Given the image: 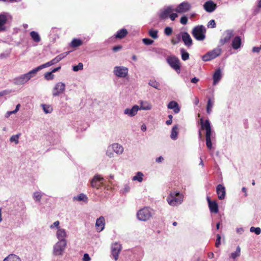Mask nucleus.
<instances>
[{"mask_svg": "<svg viewBox=\"0 0 261 261\" xmlns=\"http://www.w3.org/2000/svg\"><path fill=\"white\" fill-rule=\"evenodd\" d=\"M56 237L58 241L66 240L67 234L66 230L64 228H58L56 232Z\"/></svg>", "mask_w": 261, "mask_h": 261, "instance_id": "412c9836", "label": "nucleus"}, {"mask_svg": "<svg viewBox=\"0 0 261 261\" xmlns=\"http://www.w3.org/2000/svg\"><path fill=\"white\" fill-rule=\"evenodd\" d=\"M8 16L5 14H0V31H4V25L8 20Z\"/></svg>", "mask_w": 261, "mask_h": 261, "instance_id": "a878e982", "label": "nucleus"}, {"mask_svg": "<svg viewBox=\"0 0 261 261\" xmlns=\"http://www.w3.org/2000/svg\"><path fill=\"white\" fill-rule=\"evenodd\" d=\"M103 180V178L99 174H96L91 180V186L93 188L97 189L101 186V182Z\"/></svg>", "mask_w": 261, "mask_h": 261, "instance_id": "ddd939ff", "label": "nucleus"}, {"mask_svg": "<svg viewBox=\"0 0 261 261\" xmlns=\"http://www.w3.org/2000/svg\"><path fill=\"white\" fill-rule=\"evenodd\" d=\"M148 84L150 86H151V87H153V88H155V89H156L158 90H160V88H159V86H160L159 83H158V82H156L155 80H150L149 81Z\"/></svg>", "mask_w": 261, "mask_h": 261, "instance_id": "a19ab883", "label": "nucleus"}, {"mask_svg": "<svg viewBox=\"0 0 261 261\" xmlns=\"http://www.w3.org/2000/svg\"><path fill=\"white\" fill-rule=\"evenodd\" d=\"M234 35V31L232 30H227L225 31L222 35L221 39L219 40V43L221 45L225 43L229 42L231 38Z\"/></svg>", "mask_w": 261, "mask_h": 261, "instance_id": "6e6552de", "label": "nucleus"}, {"mask_svg": "<svg viewBox=\"0 0 261 261\" xmlns=\"http://www.w3.org/2000/svg\"><path fill=\"white\" fill-rule=\"evenodd\" d=\"M65 90V85L62 82L57 83L52 89V95L57 97L63 93Z\"/></svg>", "mask_w": 261, "mask_h": 261, "instance_id": "9d476101", "label": "nucleus"}, {"mask_svg": "<svg viewBox=\"0 0 261 261\" xmlns=\"http://www.w3.org/2000/svg\"><path fill=\"white\" fill-rule=\"evenodd\" d=\"M201 129L199 130L198 135L200 139L202 137L201 130H205L206 145L209 150L212 149V141L213 138V132L212 130L211 122L209 120H204L202 118L200 119Z\"/></svg>", "mask_w": 261, "mask_h": 261, "instance_id": "f257e3e1", "label": "nucleus"}, {"mask_svg": "<svg viewBox=\"0 0 261 261\" xmlns=\"http://www.w3.org/2000/svg\"><path fill=\"white\" fill-rule=\"evenodd\" d=\"M216 23L214 20H211L207 24V27L211 28H215L216 27Z\"/></svg>", "mask_w": 261, "mask_h": 261, "instance_id": "3c124183", "label": "nucleus"}, {"mask_svg": "<svg viewBox=\"0 0 261 261\" xmlns=\"http://www.w3.org/2000/svg\"><path fill=\"white\" fill-rule=\"evenodd\" d=\"M206 28L203 25L195 26L192 30V36L198 41H203L205 38Z\"/></svg>", "mask_w": 261, "mask_h": 261, "instance_id": "f03ea898", "label": "nucleus"}, {"mask_svg": "<svg viewBox=\"0 0 261 261\" xmlns=\"http://www.w3.org/2000/svg\"><path fill=\"white\" fill-rule=\"evenodd\" d=\"M111 150H112L111 149H109V147L108 148V150H107L106 154L107 155L109 156L110 158L113 157L114 154L112 152H111Z\"/></svg>", "mask_w": 261, "mask_h": 261, "instance_id": "052dcab7", "label": "nucleus"}, {"mask_svg": "<svg viewBox=\"0 0 261 261\" xmlns=\"http://www.w3.org/2000/svg\"><path fill=\"white\" fill-rule=\"evenodd\" d=\"M214 103V101L212 100L210 98H209L208 99L206 105V112L207 114H210L211 113Z\"/></svg>", "mask_w": 261, "mask_h": 261, "instance_id": "473e14b6", "label": "nucleus"}, {"mask_svg": "<svg viewBox=\"0 0 261 261\" xmlns=\"http://www.w3.org/2000/svg\"><path fill=\"white\" fill-rule=\"evenodd\" d=\"M151 105L147 101H142L139 110H149L151 109Z\"/></svg>", "mask_w": 261, "mask_h": 261, "instance_id": "2f4dec72", "label": "nucleus"}, {"mask_svg": "<svg viewBox=\"0 0 261 261\" xmlns=\"http://www.w3.org/2000/svg\"><path fill=\"white\" fill-rule=\"evenodd\" d=\"M67 246V240L58 241L54 246L53 253L55 255H62Z\"/></svg>", "mask_w": 261, "mask_h": 261, "instance_id": "423d86ee", "label": "nucleus"}, {"mask_svg": "<svg viewBox=\"0 0 261 261\" xmlns=\"http://www.w3.org/2000/svg\"><path fill=\"white\" fill-rule=\"evenodd\" d=\"M128 69L124 66H115L114 68V74L119 77H125L128 74Z\"/></svg>", "mask_w": 261, "mask_h": 261, "instance_id": "9b49d317", "label": "nucleus"}, {"mask_svg": "<svg viewBox=\"0 0 261 261\" xmlns=\"http://www.w3.org/2000/svg\"><path fill=\"white\" fill-rule=\"evenodd\" d=\"M250 231L251 232H254L257 235L261 233V229L259 227H251L250 229Z\"/></svg>", "mask_w": 261, "mask_h": 261, "instance_id": "a18cd8bd", "label": "nucleus"}, {"mask_svg": "<svg viewBox=\"0 0 261 261\" xmlns=\"http://www.w3.org/2000/svg\"><path fill=\"white\" fill-rule=\"evenodd\" d=\"M261 50V45L259 47H253L252 51L254 53H259Z\"/></svg>", "mask_w": 261, "mask_h": 261, "instance_id": "e2e57ef3", "label": "nucleus"}, {"mask_svg": "<svg viewBox=\"0 0 261 261\" xmlns=\"http://www.w3.org/2000/svg\"><path fill=\"white\" fill-rule=\"evenodd\" d=\"M105 226V219L104 217L100 216L97 219L95 223V227L97 230L99 232L103 230Z\"/></svg>", "mask_w": 261, "mask_h": 261, "instance_id": "a211bd4d", "label": "nucleus"}, {"mask_svg": "<svg viewBox=\"0 0 261 261\" xmlns=\"http://www.w3.org/2000/svg\"><path fill=\"white\" fill-rule=\"evenodd\" d=\"M109 149H111L117 154H121L123 152V147L118 143H114L109 146Z\"/></svg>", "mask_w": 261, "mask_h": 261, "instance_id": "b1692460", "label": "nucleus"}, {"mask_svg": "<svg viewBox=\"0 0 261 261\" xmlns=\"http://www.w3.org/2000/svg\"><path fill=\"white\" fill-rule=\"evenodd\" d=\"M166 61L172 69L177 73H180L181 66L179 59L177 57L174 56H169L167 58Z\"/></svg>", "mask_w": 261, "mask_h": 261, "instance_id": "39448f33", "label": "nucleus"}, {"mask_svg": "<svg viewBox=\"0 0 261 261\" xmlns=\"http://www.w3.org/2000/svg\"><path fill=\"white\" fill-rule=\"evenodd\" d=\"M222 49L218 47L213 50L207 52L206 54L202 57L203 61L206 62L213 60L220 56L221 54Z\"/></svg>", "mask_w": 261, "mask_h": 261, "instance_id": "0eeeda50", "label": "nucleus"}, {"mask_svg": "<svg viewBox=\"0 0 261 261\" xmlns=\"http://www.w3.org/2000/svg\"><path fill=\"white\" fill-rule=\"evenodd\" d=\"M90 259H91V258L88 254H87V253L84 254L83 258V261H90Z\"/></svg>", "mask_w": 261, "mask_h": 261, "instance_id": "bf43d9fd", "label": "nucleus"}, {"mask_svg": "<svg viewBox=\"0 0 261 261\" xmlns=\"http://www.w3.org/2000/svg\"><path fill=\"white\" fill-rule=\"evenodd\" d=\"M83 69V64L82 63H79L78 65L73 66L72 69L74 71H77L79 70H82Z\"/></svg>", "mask_w": 261, "mask_h": 261, "instance_id": "49530a36", "label": "nucleus"}, {"mask_svg": "<svg viewBox=\"0 0 261 261\" xmlns=\"http://www.w3.org/2000/svg\"><path fill=\"white\" fill-rule=\"evenodd\" d=\"M199 81V79L194 77L192 78L191 80V82L193 83H197Z\"/></svg>", "mask_w": 261, "mask_h": 261, "instance_id": "774afa93", "label": "nucleus"}, {"mask_svg": "<svg viewBox=\"0 0 261 261\" xmlns=\"http://www.w3.org/2000/svg\"><path fill=\"white\" fill-rule=\"evenodd\" d=\"M163 160H164V158H163L162 156H160V157L157 158L156 159L155 161H156V162H157V163H161V162H162Z\"/></svg>", "mask_w": 261, "mask_h": 261, "instance_id": "338daca9", "label": "nucleus"}, {"mask_svg": "<svg viewBox=\"0 0 261 261\" xmlns=\"http://www.w3.org/2000/svg\"><path fill=\"white\" fill-rule=\"evenodd\" d=\"M181 59L184 61H186L189 58V54L188 52H187L185 49L183 48H180V49Z\"/></svg>", "mask_w": 261, "mask_h": 261, "instance_id": "e433bc0d", "label": "nucleus"}, {"mask_svg": "<svg viewBox=\"0 0 261 261\" xmlns=\"http://www.w3.org/2000/svg\"><path fill=\"white\" fill-rule=\"evenodd\" d=\"M122 46L120 45L115 46L113 47V50L115 52L119 50L120 49H121Z\"/></svg>", "mask_w": 261, "mask_h": 261, "instance_id": "0e129e2a", "label": "nucleus"}, {"mask_svg": "<svg viewBox=\"0 0 261 261\" xmlns=\"http://www.w3.org/2000/svg\"><path fill=\"white\" fill-rule=\"evenodd\" d=\"M10 141L11 142H15V143L16 144V135L12 136L10 138Z\"/></svg>", "mask_w": 261, "mask_h": 261, "instance_id": "69168bd1", "label": "nucleus"}, {"mask_svg": "<svg viewBox=\"0 0 261 261\" xmlns=\"http://www.w3.org/2000/svg\"><path fill=\"white\" fill-rule=\"evenodd\" d=\"M221 236L220 234H217V240H216V243H215V246L216 247H219L220 244H221Z\"/></svg>", "mask_w": 261, "mask_h": 261, "instance_id": "864d4df0", "label": "nucleus"}, {"mask_svg": "<svg viewBox=\"0 0 261 261\" xmlns=\"http://www.w3.org/2000/svg\"><path fill=\"white\" fill-rule=\"evenodd\" d=\"M144 176V174L141 172H138L136 175L133 176L132 178V180L133 181H138L139 182H141L143 181Z\"/></svg>", "mask_w": 261, "mask_h": 261, "instance_id": "72a5a7b5", "label": "nucleus"}, {"mask_svg": "<svg viewBox=\"0 0 261 261\" xmlns=\"http://www.w3.org/2000/svg\"><path fill=\"white\" fill-rule=\"evenodd\" d=\"M74 201H84V202H87L88 198L87 196L81 193L79 195H78L76 196H74L73 198Z\"/></svg>", "mask_w": 261, "mask_h": 261, "instance_id": "c756f323", "label": "nucleus"}, {"mask_svg": "<svg viewBox=\"0 0 261 261\" xmlns=\"http://www.w3.org/2000/svg\"><path fill=\"white\" fill-rule=\"evenodd\" d=\"M222 77V71L220 68H218L215 71L213 76V85H217L221 80Z\"/></svg>", "mask_w": 261, "mask_h": 261, "instance_id": "aec40b11", "label": "nucleus"}, {"mask_svg": "<svg viewBox=\"0 0 261 261\" xmlns=\"http://www.w3.org/2000/svg\"><path fill=\"white\" fill-rule=\"evenodd\" d=\"M43 110L45 114H49L53 111V108L50 105L43 104L41 105Z\"/></svg>", "mask_w": 261, "mask_h": 261, "instance_id": "c9c22d12", "label": "nucleus"}, {"mask_svg": "<svg viewBox=\"0 0 261 261\" xmlns=\"http://www.w3.org/2000/svg\"><path fill=\"white\" fill-rule=\"evenodd\" d=\"M231 47L233 49L237 50L242 46V40L240 36H237L234 37L231 42Z\"/></svg>", "mask_w": 261, "mask_h": 261, "instance_id": "4be33fe9", "label": "nucleus"}, {"mask_svg": "<svg viewBox=\"0 0 261 261\" xmlns=\"http://www.w3.org/2000/svg\"><path fill=\"white\" fill-rule=\"evenodd\" d=\"M217 5L212 1L205 2L203 5L204 9L208 13L213 12L216 9Z\"/></svg>", "mask_w": 261, "mask_h": 261, "instance_id": "f3484780", "label": "nucleus"}, {"mask_svg": "<svg viewBox=\"0 0 261 261\" xmlns=\"http://www.w3.org/2000/svg\"><path fill=\"white\" fill-rule=\"evenodd\" d=\"M127 31L125 29H122L117 31L115 35V38L122 39L124 38L127 34Z\"/></svg>", "mask_w": 261, "mask_h": 261, "instance_id": "c85d7f7f", "label": "nucleus"}, {"mask_svg": "<svg viewBox=\"0 0 261 261\" xmlns=\"http://www.w3.org/2000/svg\"><path fill=\"white\" fill-rule=\"evenodd\" d=\"M139 110V106L137 105H135L131 109L127 108L125 109L124 113L129 117H133L137 114Z\"/></svg>", "mask_w": 261, "mask_h": 261, "instance_id": "5701e85b", "label": "nucleus"}, {"mask_svg": "<svg viewBox=\"0 0 261 261\" xmlns=\"http://www.w3.org/2000/svg\"><path fill=\"white\" fill-rule=\"evenodd\" d=\"M217 193L218 198L220 200H223L225 197L226 191L224 186L222 185L219 184L216 187Z\"/></svg>", "mask_w": 261, "mask_h": 261, "instance_id": "6ab92c4d", "label": "nucleus"}, {"mask_svg": "<svg viewBox=\"0 0 261 261\" xmlns=\"http://www.w3.org/2000/svg\"><path fill=\"white\" fill-rule=\"evenodd\" d=\"M68 54V52L64 53L61 54L57 56V57L58 58L59 60L60 61L63 59H64Z\"/></svg>", "mask_w": 261, "mask_h": 261, "instance_id": "6e6d98bb", "label": "nucleus"}, {"mask_svg": "<svg viewBox=\"0 0 261 261\" xmlns=\"http://www.w3.org/2000/svg\"><path fill=\"white\" fill-rule=\"evenodd\" d=\"M142 41H143V42L145 45H150V44H152L153 42V40H152L150 39H148V38H144Z\"/></svg>", "mask_w": 261, "mask_h": 261, "instance_id": "8fccbe9b", "label": "nucleus"}, {"mask_svg": "<svg viewBox=\"0 0 261 261\" xmlns=\"http://www.w3.org/2000/svg\"><path fill=\"white\" fill-rule=\"evenodd\" d=\"M59 224H60V222L59 221H55L53 224H51L50 226V228L51 229H53V228L54 227H56L57 228V230H58V228H61L60 226H59Z\"/></svg>", "mask_w": 261, "mask_h": 261, "instance_id": "5fc2aeb1", "label": "nucleus"}, {"mask_svg": "<svg viewBox=\"0 0 261 261\" xmlns=\"http://www.w3.org/2000/svg\"><path fill=\"white\" fill-rule=\"evenodd\" d=\"M177 126L176 125L174 126L172 129L171 134L170 135V137L172 140H175L177 138L178 132H177Z\"/></svg>", "mask_w": 261, "mask_h": 261, "instance_id": "f704fd0d", "label": "nucleus"}, {"mask_svg": "<svg viewBox=\"0 0 261 261\" xmlns=\"http://www.w3.org/2000/svg\"><path fill=\"white\" fill-rule=\"evenodd\" d=\"M181 39V32L177 34L175 38H173L171 40V43L175 45L178 43Z\"/></svg>", "mask_w": 261, "mask_h": 261, "instance_id": "ea45409f", "label": "nucleus"}, {"mask_svg": "<svg viewBox=\"0 0 261 261\" xmlns=\"http://www.w3.org/2000/svg\"><path fill=\"white\" fill-rule=\"evenodd\" d=\"M3 261H16V255L14 254H11L5 258Z\"/></svg>", "mask_w": 261, "mask_h": 261, "instance_id": "79ce46f5", "label": "nucleus"}, {"mask_svg": "<svg viewBox=\"0 0 261 261\" xmlns=\"http://www.w3.org/2000/svg\"><path fill=\"white\" fill-rule=\"evenodd\" d=\"M129 190H130V187H129V185L127 184H125L124 186V188L123 189V193H127L128 192H129Z\"/></svg>", "mask_w": 261, "mask_h": 261, "instance_id": "13d9d810", "label": "nucleus"}, {"mask_svg": "<svg viewBox=\"0 0 261 261\" xmlns=\"http://www.w3.org/2000/svg\"><path fill=\"white\" fill-rule=\"evenodd\" d=\"M50 66H49V64L48 63V62H47L45 64H43L36 68H35V69H34V71L36 72V73H37V72L38 71H39V70H41L43 68H46V67H49Z\"/></svg>", "mask_w": 261, "mask_h": 261, "instance_id": "c03bdc74", "label": "nucleus"}, {"mask_svg": "<svg viewBox=\"0 0 261 261\" xmlns=\"http://www.w3.org/2000/svg\"><path fill=\"white\" fill-rule=\"evenodd\" d=\"M36 74L34 69L29 72L17 77V85H23Z\"/></svg>", "mask_w": 261, "mask_h": 261, "instance_id": "1a4fd4ad", "label": "nucleus"}, {"mask_svg": "<svg viewBox=\"0 0 261 261\" xmlns=\"http://www.w3.org/2000/svg\"><path fill=\"white\" fill-rule=\"evenodd\" d=\"M173 11V9L171 6H168L166 8H164L160 12L159 15L160 18L162 19H165L167 18Z\"/></svg>", "mask_w": 261, "mask_h": 261, "instance_id": "2eb2a0df", "label": "nucleus"}, {"mask_svg": "<svg viewBox=\"0 0 261 261\" xmlns=\"http://www.w3.org/2000/svg\"><path fill=\"white\" fill-rule=\"evenodd\" d=\"M241 254V248L239 246L237 247L236 250L234 252H232L230 255V257L233 259H235L237 257H239Z\"/></svg>", "mask_w": 261, "mask_h": 261, "instance_id": "4c0bfd02", "label": "nucleus"}, {"mask_svg": "<svg viewBox=\"0 0 261 261\" xmlns=\"http://www.w3.org/2000/svg\"><path fill=\"white\" fill-rule=\"evenodd\" d=\"M177 14L176 13H172L169 15V17L171 20H174L177 17Z\"/></svg>", "mask_w": 261, "mask_h": 261, "instance_id": "680f3d73", "label": "nucleus"}, {"mask_svg": "<svg viewBox=\"0 0 261 261\" xmlns=\"http://www.w3.org/2000/svg\"><path fill=\"white\" fill-rule=\"evenodd\" d=\"M191 8V5L187 2H184L177 6L175 11L178 13H184L189 11Z\"/></svg>", "mask_w": 261, "mask_h": 261, "instance_id": "f8f14e48", "label": "nucleus"}, {"mask_svg": "<svg viewBox=\"0 0 261 261\" xmlns=\"http://www.w3.org/2000/svg\"><path fill=\"white\" fill-rule=\"evenodd\" d=\"M173 32V30L171 27H167L164 30V33L167 36H170Z\"/></svg>", "mask_w": 261, "mask_h": 261, "instance_id": "09e8293b", "label": "nucleus"}, {"mask_svg": "<svg viewBox=\"0 0 261 261\" xmlns=\"http://www.w3.org/2000/svg\"><path fill=\"white\" fill-rule=\"evenodd\" d=\"M44 195V194L40 191H36L34 192L33 194V198L36 202H40Z\"/></svg>", "mask_w": 261, "mask_h": 261, "instance_id": "cd10ccee", "label": "nucleus"}, {"mask_svg": "<svg viewBox=\"0 0 261 261\" xmlns=\"http://www.w3.org/2000/svg\"><path fill=\"white\" fill-rule=\"evenodd\" d=\"M183 195L178 192H171L167 197V201L171 206H175L181 203Z\"/></svg>", "mask_w": 261, "mask_h": 261, "instance_id": "20e7f679", "label": "nucleus"}, {"mask_svg": "<svg viewBox=\"0 0 261 261\" xmlns=\"http://www.w3.org/2000/svg\"><path fill=\"white\" fill-rule=\"evenodd\" d=\"M82 44V42L80 39H73L71 42V46L73 47L80 46Z\"/></svg>", "mask_w": 261, "mask_h": 261, "instance_id": "58836bf2", "label": "nucleus"}, {"mask_svg": "<svg viewBox=\"0 0 261 261\" xmlns=\"http://www.w3.org/2000/svg\"><path fill=\"white\" fill-rule=\"evenodd\" d=\"M167 107L168 109H172L176 114L178 113L180 111V108L179 107L178 104L175 101H170Z\"/></svg>", "mask_w": 261, "mask_h": 261, "instance_id": "393cba45", "label": "nucleus"}, {"mask_svg": "<svg viewBox=\"0 0 261 261\" xmlns=\"http://www.w3.org/2000/svg\"><path fill=\"white\" fill-rule=\"evenodd\" d=\"M15 113H16V108L13 111H8L6 114L5 117L8 118L11 114Z\"/></svg>", "mask_w": 261, "mask_h": 261, "instance_id": "4d7b16f0", "label": "nucleus"}, {"mask_svg": "<svg viewBox=\"0 0 261 261\" xmlns=\"http://www.w3.org/2000/svg\"><path fill=\"white\" fill-rule=\"evenodd\" d=\"M158 31L155 30H150L149 31V35L150 37L153 38V39H156L158 37Z\"/></svg>", "mask_w": 261, "mask_h": 261, "instance_id": "37998d69", "label": "nucleus"}, {"mask_svg": "<svg viewBox=\"0 0 261 261\" xmlns=\"http://www.w3.org/2000/svg\"><path fill=\"white\" fill-rule=\"evenodd\" d=\"M54 75L53 74V72H47L45 73L44 77L47 80H50L54 79Z\"/></svg>", "mask_w": 261, "mask_h": 261, "instance_id": "de8ad7c7", "label": "nucleus"}, {"mask_svg": "<svg viewBox=\"0 0 261 261\" xmlns=\"http://www.w3.org/2000/svg\"><path fill=\"white\" fill-rule=\"evenodd\" d=\"M208 207L212 213L217 214L219 211L218 205L215 201L210 202Z\"/></svg>", "mask_w": 261, "mask_h": 261, "instance_id": "bb28decb", "label": "nucleus"}, {"mask_svg": "<svg viewBox=\"0 0 261 261\" xmlns=\"http://www.w3.org/2000/svg\"><path fill=\"white\" fill-rule=\"evenodd\" d=\"M153 215L154 211L152 209L144 207L138 212L137 216L139 220L146 221L149 220Z\"/></svg>", "mask_w": 261, "mask_h": 261, "instance_id": "7ed1b4c3", "label": "nucleus"}, {"mask_svg": "<svg viewBox=\"0 0 261 261\" xmlns=\"http://www.w3.org/2000/svg\"><path fill=\"white\" fill-rule=\"evenodd\" d=\"M181 39L186 46L190 47L192 45V39L187 32H181Z\"/></svg>", "mask_w": 261, "mask_h": 261, "instance_id": "4468645a", "label": "nucleus"}, {"mask_svg": "<svg viewBox=\"0 0 261 261\" xmlns=\"http://www.w3.org/2000/svg\"><path fill=\"white\" fill-rule=\"evenodd\" d=\"M121 249V246L119 244L115 243L112 245V254L115 260H117L118 259Z\"/></svg>", "mask_w": 261, "mask_h": 261, "instance_id": "dca6fc26", "label": "nucleus"}, {"mask_svg": "<svg viewBox=\"0 0 261 261\" xmlns=\"http://www.w3.org/2000/svg\"><path fill=\"white\" fill-rule=\"evenodd\" d=\"M30 36L33 41L35 42L38 43L41 40V38L39 34L35 31H32L30 32Z\"/></svg>", "mask_w": 261, "mask_h": 261, "instance_id": "7c9ffc66", "label": "nucleus"}, {"mask_svg": "<svg viewBox=\"0 0 261 261\" xmlns=\"http://www.w3.org/2000/svg\"><path fill=\"white\" fill-rule=\"evenodd\" d=\"M180 22L184 25H186L188 22V18L186 16H183L181 17Z\"/></svg>", "mask_w": 261, "mask_h": 261, "instance_id": "603ef678", "label": "nucleus"}]
</instances>
